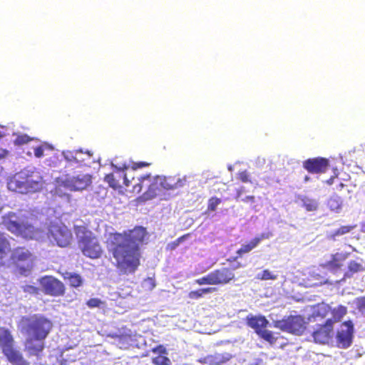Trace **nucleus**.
Here are the masks:
<instances>
[{
    "mask_svg": "<svg viewBox=\"0 0 365 365\" xmlns=\"http://www.w3.org/2000/svg\"><path fill=\"white\" fill-rule=\"evenodd\" d=\"M143 227H136L128 232L115 233L111 236L113 255L118 267L124 272H134L140 264V245L148 239Z\"/></svg>",
    "mask_w": 365,
    "mask_h": 365,
    "instance_id": "f257e3e1",
    "label": "nucleus"
},
{
    "mask_svg": "<svg viewBox=\"0 0 365 365\" xmlns=\"http://www.w3.org/2000/svg\"><path fill=\"white\" fill-rule=\"evenodd\" d=\"M52 327L51 321L42 314L23 316L20 319L18 327L25 336L24 350L29 357H36V363L41 359Z\"/></svg>",
    "mask_w": 365,
    "mask_h": 365,
    "instance_id": "f03ea898",
    "label": "nucleus"
},
{
    "mask_svg": "<svg viewBox=\"0 0 365 365\" xmlns=\"http://www.w3.org/2000/svg\"><path fill=\"white\" fill-rule=\"evenodd\" d=\"M43 186L40 170L33 166L24 168L7 180V187L10 191L23 195L39 192Z\"/></svg>",
    "mask_w": 365,
    "mask_h": 365,
    "instance_id": "7ed1b4c3",
    "label": "nucleus"
},
{
    "mask_svg": "<svg viewBox=\"0 0 365 365\" xmlns=\"http://www.w3.org/2000/svg\"><path fill=\"white\" fill-rule=\"evenodd\" d=\"M2 223L9 231L24 238L38 240L42 237L41 230L30 223L21 212H9L2 217Z\"/></svg>",
    "mask_w": 365,
    "mask_h": 365,
    "instance_id": "20e7f679",
    "label": "nucleus"
},
{
    "mask_svg": "<svg viewBox=\"0 0 365 365\" xmlns=\"http://www.w3.org/2000/svg\"><path fill=\"white\" fill-rule=\"evenodd\" d=\"M0 349L7 361L12 365H29L24 359L20 349L9 329L0 327Z\"/></svg>",
    "mask_w": 365,
    "mask_h": 365,
    "instance_id": "39448f33",
    "label": "nucleus"
},
{
    "mask_svg": "<svg viewBox=\"0 0 365 365\" xmlns=\"http://www.w3.org/2000/svg\"><path fill=\"white\" fill-rule=\"evenodd\" d=\"M246 323L260 338L271 344L274 342L275 338L272 332L267 329L271 325L264 316L249 314L246 317Z\"/></svg>",
    "mask_w": 365,
    "mask_h": 365,
    "instance_id": "423d86ee",
    "label": "nucleus"
},
{
    "mask_svg": "<svg viewBox=\"0 0 365 365\" xmlns=\"http://www.w3.org/2000/svg\"><path fill=\"white\" fill-rule=\"evenodd\" d=\"M48 237L51 242L58 247H65L70 245L72 238L71 232L68 227L58 222H51L48 229Z\"/></svg>",
    "mask_w": 365,
    "mask_h": 365,
    "instance_id": "0eeeda50",
    "label": "nucleus"
},
{
    "mask_svg": "<svg viewBox=\"0 0 365 365\" xmlns=\"http://www.w3.org/2000/svg\"><path fill=\"white\" fill-rule=\"evenodd\" d=\"M274 327L295 335H301L305 330V321L300 315L289 316L282 320H277L274 322Z\"/></svg>",
    "mask_w": 365,
    "mask_h": 365,
    "instance_id": "6e6552de",
    "label": "nucleus"
},
{
    "mask_svg": "<svg viewBox=\"0 0 365 365\" xmlns=\"http://www.w3.org/2000/svg\"><path fill=\"white\" fill-rule=\"evenodd\" d=\"M31 256V252L25 247H17L11 254L13 263L19 267L22 275L27 276L30 273L32 267Z\"/></svg>",
    "mask_w": 365,
    "mask_h": 365,
    "instance_id": "1a4fd4ad",
    "label": "nucleus"
},
{
    "mask_svg": "<svg viewBox=\"0 0 365 365\" xmlns=\"http://www.w3.org/2000/svg\"><path fill=\"white\" fill-rule=\"evenodd\" d=\"M38 281L45 294L55 297L63 295L64 285L54 277L46 275L41 277Z\"/></svg>",
    "mask_w": 365,
    "mask_h": 365,
    "instance_id": "9d476101",
    "label": "nucleus"
},
{
    "mask_svg": "<svg viewBox=\"0 0 365 365\" xmlns=\"http://www.w3.org/2000/svg\"><path fill=\"white\" fill-rule=\"evenodd\" d=\"M354 324L351 321H346L340 325L336 336L338 347L347 349L351 345L354 338Z\"/></svg>",
    "mask_w": 365,
    "mask_h": 365,
    "instance_id": "9b49d317",
    "label": "nucleus"
},
{
    "mask_svg": "<svg viewBox=\"0 0 365 365\" xmlns=\"http://www.w3.org/2000/svg\"><path fill=\"white\" fill-rule=\"evenodd\" d=\"M59 182L61 185L71 191L81 190L85 189L91 183V175L66 176L64 179H61Z\"/></svg>",
    "mask_w": 365,
    "mask_h": 365,
    "instance_id": "f8f14e48",
    "label": "nucleus"
},
{
    "mask_svg": "<svg viewBox=\"0 0 365 365\" xmlns=\"http://www.w3.org/2000/svg\"><path fill=\"white\" fill-rule=\"evenodd\" d=\"M76 236L78 241V247L83 254L91 258V231L81 227L76 230Z\"/></svg>",
    "mask_w": 365,
    "mask_h": 365,
    "instance_id": "ddd939ff",
    "label": "nucleus"
},
{
    "mask_svg": "<svg viewBox=\"0 0 365 365\" xmlns=\"http://www.w3.org/2000/svg\"><path fill=\"white\" fill-rule=\"evenodd\" d=\"M333 331V322L327 319L325 324L319 326L313 334L312 336L316 343L325 344L329 342Z\"/></svg>",
    "mask_w": 365,
    "mask_h": 365,
    "instance_id": "4468645a",
    "label": "nucleus"
},
{
    "mask_svg": "<svg viewBox=\"0 0 365 365\" xmlns=\"http://www.w3.org/2000/svg\"><path fill=\"white\" fill-rule=\"evenodd\" d=\"M329 165V160L324 158L308 159L304 162V168L309 173H324Z\"/></svg>",
    "mask_w": 365,
    "mask_h": 365,
    "instance_id": "2eb2a0df",
    "label": "nucleus"
},
{
    "mask_svg": "<svg viewBox=\"0 0 365 365\" xmlns=\"http://www.w3.org/2000/svg\"><path fill=\"white\" fill-rule=\"evenodd\" d=\"M232 358V355L229 353H215L212 355H207L197 359V361L207 365H221L226 363Z\"/></svg>",
    "mask_w": 365,
    "mask_h": 365,
    "instance_id": "dca6fc26",
    "label": "nucleus"
},
{
    "mask_svg": "<svg viewBox=\"0 0 365 365\" xmlns=\"http://www.w3.org/2000/svg\"><path fill=\"white\" fill-rule=\"evenodd\" d=\"M212 274L215 285L227 284L235 277L233 272L225 267L212 272Z\"/></svg>",
    "mask_w": 365,
    "mask_h": 365,
    "instance_id": "f3484780",
    "label": "nucleus"
},
{
    "mask_svg": "<svg viewBox=\"0 0 365 365\" xmlns=\"http://www.w3.org/2000/svg\"><path fill=\"white\" fill-rule=\"evenodd\" d=\"M107 336L114 339V342L120 349H127L131 344V336L125 331L122 332L118 330L115 332L109 333Z\"/></svg>",
    "mask_w": 365,
    "mask_h": 365,
    "instance_id": "a211bd4d",
    "label": "nucleus"
},
{
    "mask_svg": "<svg viewBox=\"0 0 365 365\" xmlns=\"http://www.w3.org/2000/svg\"><path fill=\"white\" fill-rule=\"evenodd\" d=\"M160 176L153 177L151 182L148 185V189L143 195L144 200H149L153 199L163 190L160 185Z\"/></svg>",
    "mask_w": 365,
    "mask_h": 365,
    "instance_id": "6ab92c4d",
    "label": "nucleus"
},
{
    "mask_svg": "<svg viewBox=\"0 0 365 365\" xmlns=\"http://www.w3.org/2000/svg\"><path fill=\"white\" fill-rule=\"evenodd\" d=\"M186 182V177L178 178L170 177L168 178L161 177L160 185L165 190H175L183 187Z\"/></svg>",
    "mask_w": 365,
    "mask_h": 365,
    "instance_id": "aec40b11",
    "label": "nucleus"
},
{
    "mask_svg": "<svg viewBox=\"0 0 365 365\" xmlns=\"http://www.w3.org/2000/svg\"><path fill=\"white\" fill-rule=\"evenodd\" d=\"M349 270L344 274L343 278L340 281H345L346 278L352 277L353 274L365 270V264L362 260L356 262L351 260L349 262Z\"/></svg>",
    "mask_w": 365,
    "mask_h": 365,
    "instance_id": "412c9836",
    "label": "nucleus"
},
{
    "mask_svg": "<svg viewBox=\"0 0 365 365\" xmlns=\"http://www.w3.org/2000/svg\"><path fill=\"white\" fill-rule=\"evenodd\" d=\"M63 278L65 280H68L70 285L73 287H78L83 283L81 277L76 273L66 272L63 274Z\"/></svg>",
    "mask_w": 365,
    "mask_h": 365,
    "instance_id": "4be33fe9",
    "label": "nucleus"
},
{
    "mask_svg": "<svg viewBox=\"0 0 365 365\" xmlns=\"http://www.w3.org/2000/svg\"><path fill=\"white\" fill-rule=\"evenodd\" d=\"M152 179L153 177L150 174H147L139 178L138 180L140 182L133 186V192L139 193L143 187L148 188V185L151 182Z\"/></svg>",
    "mask_w": 365,
    "mask_h": 365,
    "instance_id": "5701e85b",
    "label": "nucleus"
},
{
    "mask_svg": "<svg viewBox=\"0 0 365 365\" xmlns=\"http://www.w3.org/2000/svg\"><path fill=\"white\" fill-rule=\"evenodd\" d=\"M302 206L304 207L307 211H315L318 208V202L314 199H311L307 197H302L299 198Z\"/></svg>",
    "mask_w": 365,
    "mask_h": 365,
    "instance_id": "b1692460",
    "label": "nucleus"
},
{
    "mask_svg": "<svg viewBox=\"0 0 365 365\" xmlns=\"http://www.w3.org/2000/svg\"><path fill=\"white\" fill-rule=\"evenodd\" d=\"M9 242L4 234L0 232V264H4V258L6 256V252L9 247Z\"/></svg>",
    "mask_w": 365,
    "mask_h": 365,
    "instance_id": "393cba45",
    "label": "nucleus"
},
{
    "mask_svg": "<svg viewBox=\"0 0 365 365\" xmlns=\"http://www.w3.org/2000/svg\"><path fill=\"white\" fill-rule=\"evenodd\" d=\"M57 359L61 365H67L69 362L76 361V356L69 354L68 350H66L61 352Z\"/></svg>",
    "mask_w": 365,
    "mask_h": 365,
    "instance_id": "a878e982",
    "label": "nucleus"
},
{
    "mask_svg": "<svg viewBox=\"0 0 365 365\" xmlns=\"http://www.w3.org/2000/svg\"><path fill=\"white\" fill-rule=\"evenodd\" d=\"M342 200L340 197L339 196H334L329 199L328 201V205L329 208L338 212L341 207Z\"/></svg>",
    "mask_w": 365,
    "mask_h": 365,
    "instance_id": "bb28decb",
    "label": "nucleus"
},
{
    "mask_svg": "<svg viewBox=\"0 0 365 365\" xmlns=\"http://www.w3.org/2000/svg\"><path fill=\"white\" fill-rule=\"evenodd\" d=\"M257 246L254 239H252L248 243L242 245L241 247L237 251V253L240 255L248 253Z\"/></svg>",
    "mask_w": 365,
    "mask_h": 365,
    "instance_id": "cd10ccee",
    "label": "nucleus"
},
{
    "mask_svg": "<svg viewBox=\"0 0 365 365\" xmlns=\"http://www.w3.org/2000/svg\"><path fill=\"white\" fill-rule=\"evenodd\" d=\"M148 165L149 164L145 162H140V163H136L130 161L128 163H123L121 166H119V167L115 166V168L120 170H128L131 166L133 170H135L137 168H140L143 167L148 166Z\"/></svg>",
    "mask_w": 365,
    "mask_h": 365,
    "instance_id": "c85d7f7f",
    "label": "nucleus"
},
{
    "mask_svg": "<svg viewBox=\"0 0 365 365\" xmlns=\"http://www.w3.org/2000/svg\"><path fill=\"white\" fill-rule=\"evenodd\" d=\"M81 154H82L81 150H76L75 152L68 150V151L63 152V155L64 156V158L67 161H72V160H76L77 162L84 161V160H85L84 158L79 159L78 158V155H81Z\"/></svg>",
    "mask_w": 365,
    "mask_h": 365,
    "instance_id": "c756f323",
    "label": "nucleus"
},
{
    "mask_svg": "<svg viewBox=\"0 0 365 365\" xmlns=\"http://www.w3.org/2000/svg\"><path fill=\"white\" fill-rule=\"evenodd\" d=\"M346 314V307L342 305L338 306L332 311V315L335 321H339Z\"/></svg>",
    "mask_w": 365,
    "mask_h": 365,
    "instance_id": "7c9ffc66",
    "label": "nucleus"
},
{
    "mask_svg": "<svg viewBox=\"0 0 365 365\" xmlns=\"http://www.w3.org/2000/svg\"><path fill=\"white\" fill-rule=\"evenodd\" d=\"M221 203V200L217 197H212L208 201L207 210L205 212V215H209L210 212L215 211L217 207Z\"/></svg>",
    "mask_w": 365,
    "mask_h": 365,
    "instance_id": "2f4dec72",
    "label": "nucleus"
},
{
    "mask_svg": "<svg viewBox=\"0 0 365 365\" xmlns=\"http://www.w3.org/2000/svg\"><path fill=\"white\" fill-rule=\"evenodd\" d=\"M273 237V233L271 231H265L260 234L257 235L253 239L255 242L259 245L262 241L269 240Z\"/></svg>",
    "mask_w": 365,
    "mask_h": 365,
    "instance_id": "473e14b6",
    "label": "nucleus"
},
{
    "mask_svg": "<svg viewBox=\"0 0 365 365\" xmlns=\"http://www.w3.org/2000/svg\"><path fill=\"white\" fill-rule=\"evenodd\" d=\"M195 283H197L199 285H203V284H213L215 285V282L213 280L212 272L209 273L206 276H204L201 278L197 279L195 280Z\"/></svg>",
    "mask_w": 365,
    "mask_h": 365,
    "instance_id": "72a5a7b5",
    "label": "nucleus"
},
{
    "mask_svg": "<svg viewBox=\"0 0 365 365\" xmlns=\"http://www.w3.org/2000/svg\"><path fill=\"white\" fill-rule=\"evenodd\" d=\"M351 227L349 226H342L340 228L334 230L331 234V238L334 240H336V237L344 234H346L351 231Z\"/></svg>",
    "mask_w": 365,
    "mask_h": 365,
    "instance_id": "f704fd0d",
    "label": "nucleus"
},
{
    "mask_svg": "<svg viewBox=\"0 0 365 365\" xmlns=\"http://www.w3.org/2000/svg\"><path fill=\"white\" fill-rule=\"evenodd\" d=\"M257 278L262 280H274L277 279V275L273 274L269 270L265 269L262 272L258 273Z\"/></svg>",
    "mask_w": 365,
    "mask_h": 365,
    "instance_id": "c9c22d12",
    "label": "nucleus"
},
{
    "mask_svg": "<svg viewBox=\"0 0 365 365\" xmlns=\"http://www.w3.org/2000/svg\"><path fill=\"white\" fill-rule=\"evenodd\" d=\"M153 364L155 365H171V361L166 356H158L153 359Z\"/></svg>",
    "mask_w": 365,
    "mask_h": 365,
    "instance_id": "e433bc0d",
    "label": "nucleus"
},
{
    "mask_svg": "<svg viewBox=\"0 0 365 365\" xmlns=\"http://www.w3.org/2000/svg\"><path fill=\"white\" fill-rule=\"evenodd\" d=\"M31 140V138L26 134L18 135L14 140L16 145H22Z\"/></svg>",
    "mask_w": 365,
    "mask_h": 365,
    "instance_id": "4c0bfd02",
    "label": "nucleus"
},
{
    "mask_svg": "<svg viewBox=\"0 0 365 365\" xmlns=\"http://www.w3.org/2000/svg\"><path fill=\"white\" fill-rule=\"evenodd\" d=\"M105 178L111 187L117 189L120 187L119 181L115 179L113 174L107 175Z\"/></svg>",
    "mask_w": 365,
    "mask_h": 365,
    "instance_id": "58836bf2",
    "label": "nucleus"
},
{
    "mask_svg": "<svg viewBox=\"0 0 365 365\" xmlns=\"http://www.w3.org/2000/svg\"><path fill=\"white\" fill-rule=\"evenodd\" d=\"M327 269L333 272H337L339 271L341 267L340 262L336 261L335 259L333 261L329 262L327 265Z\"/></svg>",
    "mask_w": 365,
    "mask_h": 365,
    "instance_id": "ea45409f",
    "label": "nucleus"
},
{
    "mask_svg": "<svg viewBox=\"0 0 365 365\" xmlns=\"http://www.w3.org/2000/svg\"><path fill=\"white\" fill-rule=\"evenodd\" d=\"M356 306L359 312L365 315V297L356 299Z\"/></svg>",
    "mask_w": 365,
    "mask_h": 365,
    "instance_id": "a19ab883",
    "label": "nucleus"
},
{
    "mask_svg": "<svg viewBox=\"0 0 365 365\" xmlns=\"http://www.w3.org/2000/svg\"><path fill=\"white\" fill-rule=\"evenodd\" d=\"M95 307L101 309L104 312L106 308V303L103 301H101L98 299L93 298V309Z\"/></svg>",
    "mask_w": 365,
    "mask_h": 365,
    "instance_id": "79ce46f5",
    "label": "nucleus"
},
{
    "mask_svg": "<svg viewBox=\"0 0 365 365\" xmlns=\"http://www.w3.org/2000/svg\"><path fill=\"white\" fill-rule=\"evenodd\" d=\"M101 252V250L99 245L93 241V259L99 257Z\"/></svg>",
    "mask_w": 365,
    "mask_h": 365,
    "instance_id": "37998d69",
    "label": "nucleus"
},
{
    "mask_svg": "<svg viewBox=\"0 0 365 365\" xmlns=\"http://www.w3.org/2000/svg\"><path fill=\"white\" fill-rule=\"evenodd\" d=\"M61 180V179H59V180H58V184H60V182H60V180ZM61 185H59V187L56 188V190H55V194H56V195H58V196L61 197H67V198H68V194H66V193H65V192L63 191V190L61 189ZM62 187H63V186L62 185Z\"/></svg>",
    "mask_w": 365,
    "mask_h": 365,
    "instance_id": "c03bdc74",
    "label": "nucleus"
},
{
    "mask_svg": "<svg viewBox=\"0 0 365 365\" xmlns=\"http://www.w3.org/2000/svg\"><path fill=\"white\" fill-rule=\"evenodd\" d=\"M144 286L149 288L150 289H153L155 287L154 279L153 278L148 277L144 281Z\"/></svg>",
    "mask_w": 365,
    "mask_h": 365,
    "instance_id": "a18cd8bd",
    "label": "nucleus"
},
{
    "mask_svg": "<svg viewBox=\"0 0 365 365\" xmlns=\"http://www.w3.org/2000/svg\"><path fill=\"white\" fill-rule=\"evenodd\" d=\"M24 292L30 294H37L38 288L33 285H26L24 289Z\"/></svg>",
    "mask_w": 365,
    "mask_h": 365,
    "instance_id": "49530a36",
    "label": "nucleus"
},
{
    "mask_svg": "<svg viewBox=\"0 0 365 365\" xmlns=\"http://www.w3.org/2000/svg\"><path fill=\"white\" fill-rule=\"evenodd\" d=\"M189 297L193 299H198L200 297H202V293L200 292V289L196 291H192L189 293Z\"/></svg>",
    "mask_w": 365,
    "mask_h": 365,
    "instance_id": "de8ad7c7",
    "label": "nucleus"
},
{
    "mask_svg": "<svg viewBox=\"0 0 365 365\" xmlns=\"http://www.w3.org/2000/svg\"><path fill=\"white\" fill-rule=\"evenodd\" d=\"M34 151L36 158H41L43 155V148L41 145L36 147Z\"/></svg>",
    "mask_w": 365,
    "mask_h": 365,
    "instance_id": "09e8293b",
    "label": "nucleus"
},
{
    "mask_svg": "<svg viewBox=\"0 0 365 365\" xmlns=\"http://www.w3.org/2000/svg\"><path fill=\"white\" fill-rule=\"evenodd\" d=\"M200 292L202 293V296L203 297L205 294L212 293L216 291L215 287H207V288H202L199 289Z\"/></svg>",
    "mask_w": 365,
    "mask_h": 365,
    "instance_id": "8fccbe9b",
    "label": "nucleus"
},
{
    "mask_svg": "<svg viewBox=\"0 0 365 365\" xmlns=\"http://www.w3.org/2000/svg\"><path fill=\"white\" fill-rule=\"evenodd\" d=\"M240 179L244 182H250L249 175L246 171L240 173Z\"/></svg>",
    "mask_w": 365,
    "mask_h": 365,
    "instance_id": "3c124183",
    "label": "nucleus"
},
{
    "mask_svg": "<svg viewBox=\"0 0 365 365\" xmlns=\"http://www.w3.org/2000/svg\"><path fill=\"white\" fill-rule=\"evenodd\" d=\"M265 164V159L264 158L258 157L256 160V165L257 167H262Z\"/></svg>",
    "mask_w": 365,
    "mask_h": 365,
    "instance_id": "603ef678",
    "label": "nucleus"
},
{
    "mask_svg": "<svg viewBox=\"0 0 365 365\" xmlns=\"http://www.w3.org/2000/svg\"><path fill=\"white\" fill-rule=\"evenodd\" d=\"M241 200L245 202H248L250 201L252 202H254L255 197L252 195H247V196L245 197L244 198H242Z\"/></svg>",
    "mask_w": 365,
    "mask_h": 365,
    "instance_id": "864d4df0",
    "label": "nucleus"
},
{
    "mask_svg": "<svg viewBox=\"0 0 365 365\" xmlns=\"http://www.w3.org/2000/svg\"><path fill=\"white\" fill-rule=\"evenodd\" d=\"M9 154L6 150H0V160L4 158Z\"/></svg>",
    "mask_w": 365,
    "mask_h": 365,
    "instance_id": "5fc2aeb1",
    "label": "nucleus"
},
{
    "mask_svg": "<svg viewBox=\"0 0 365 365\" xmlns=\"http://www.w3.org/2000/svg\"><path fill=\"white\" fill-rule=\"evenodd\" d=\"M123 180H124V184L125 185V186H128L129 180H128L126 175H124Z\"/></svg>",
    "mask_w": 365,
    "mask_h": 365,
    "instance_id": "6e6d98bb",
    "label": "nucleus"
},
{
    "mask_svg": "<svg viewBox=\"0 0 365 365\" xmlns=\"http://www.w3.org/2000/svg\"><path fill=\"white\" fill-rule=\"evenodd\" d=\"M86 304L87 306L89 307V308H91V304H92V302H91V299L87 300L86 302Z\"/></svg>",
    "mask_w": 365,
    "mask_h": 365,
    "instance_id": "4d7b16f0",
    "label": "nucleus"
},
{
    "mask_svg": "<svg viewBox=\"0 0 365 365\" xmlns=\"http://www.w3.org/2000/svg\"><path fill=\"white\" fill-rule=\"evenodd\" d=\"M4 136V134L0 131V140Z\"/></svg>",
    "mask_w": 365,
    "mask_h": 365,
    "instance_id": "13d9d810",
    "label": "nucleus"
},
{
    "mask_svg": "<svg viewBox=\"0 0 365 365\" xmlns=\"http://www.w3.org/2000/svg\"><path fill=\"white\" fill-rule=\"evenodd\" d=\"M86 154L88 155V156L91 155V153L89 150H87Z\"/></svg>",
    "mask_w": 365,
    "mask_h": 365,
    "instance_id": "bf43d9fd",
    "label": "nucleus"
},
{
    "mask_svg": "<svg viewBox=\"0 0 365 365\" xmlns=\"http://www.w3.org/2000/svg\"><path fill=\"white\" fill-rule=\"evenodd\" d=\"M83 155V153H82V154H81V155H78V158L79 159L83 158L81 156V155Z\"/></svg>",
    "mask_w": 365,
    "mask_h": 365,
    "instance_id": "052dcab7",
    "label": "nucleus"
},
{
    "mask_svg": "<svg viewBox=\"0 0 365 365\" xmlns=\"http://www.w3.org/2000/svg\"><path fill=\"white\" fill-rule=\"evenodd\" d=\"M240 197H241V192H239L238 194H237V198H240Z\"/></svg>",
    "mask_w": 365,
    "mask_h": 365,
    "instance_id": "680f3d73",
    "label": "nucleus"
},
{
    "mask_svg": "<svg viewBox=\"0 0 365 365\" xmlns=\"http://www.w3.org/2000/svg\"><path fill=\"white\" fill-rule=\"evenodd\" d=\"M228 169H229V170H230V171H232V166H231V165H230V166L228 167Z\"/></svg>",
    "mask_w": 365,
    "mask_h": 365,
    "instance_id": "e2e57ef3",
    "label": "nucleus"
},
{
    "mask_svg": "<svg viewBox=\"0 0 365 365\" xmlns=\"http://www.w3.org/2000/svg\"><path fill=\"white\" fill-rule=\"evenodd\" d=\"M309 179V177L306 176L304 180H305V181H308Z\"/></svg>",
    "mask_w": 365,
    "mask_h": 365,
    "instance_id": "0e129e2a",
    "label": "nucleus"
},
{
    "mask_svg": "<svg viewBox=\"0 0 365 365\" xmlns=\"http://www.w3.org/2000/svg\"><path fill=\"white\" fill-rule=\"evenodd\" d=\"M363 230L365 232V227H363Z\"/></svg>",
    "mask_w": 365,
    "mask_h": 365,
    "instance_id": "69168bd1",
    "label": "nucleus"
}]
</instances>
